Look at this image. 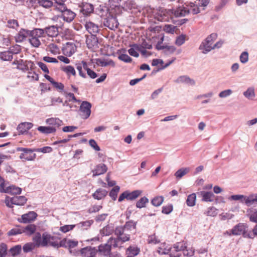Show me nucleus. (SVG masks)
I'll list each match as a JSON object with an SVG mask.
<instances>
[{
  "instance_id": "obj_54",
  "label": "nucleus",
  "mask_w": 257,
  "mask_h": 257,
  "mask_svg": "<svg viewBox=\"0 0 257 257\" xmlns=\"http://www.w3.org/2000/svg\"><path fill=\"white\" fill-rule=\"evenodd\" d=\"M149 202V199L145 196L142 197L136 203V207L139 208L145 207L146 204Z\"/></svg>"
},
{
  "instance_id": "obj_37",
  "label": "nucleus",
  "mask_w": 257,
  "mask_h": 257,
  "mask_svg": "<svg viewBox=\"0 0 257 257\" xmlns=\"http://www.w3.org/2000/svg\"><path fill=\"white\" fill-rule=\"evenodd\" d=\"M22 233H24L28 235H31L35 232L36 226L34 224H29L25 227H22Z\"/></svg>"
},
{
  "instance_id": "obj_29",
  "label": "nucleus",
  "mask_w": 257,
  "mask_h": 257,
  "mask_svg": "<svg viewBox=\"0 0 257 257\" xmlns=\"http://www.w3.org/2000/svg\"><path fill=\"white\" fill-rule=\"evenodd\" d=\"M140 252V248L136 245H130L125 250L126 255L135 257Z\"/></svg>"
},
{
  "instance_id": "obj_46",
  "label": "nucleus",
  "mask_w": 257,
  "mask_h": 257,
  "mask_svg": "<svg viewBox=\"0 0 257 257\" xmlns=\"http://www.w3.org/2000/svg\"><path fill=\"white\" fill-rule=\"evenodd\" d=\"M189 172V169L188 168H182L177 171L174 175L177 179H180L183 176L187 174Z\"/></svg>"
},
{
  "instance_id": "obj_58",
  "label": "nucleus",
  "mask_w": 257,
  "mask_h": 257,
  "mask_svg": "<svg viewBox=\"0 0 257 257\" xmlns=\"http://www.w3.org/2000/svg\"><path fill=\"white\" fill-rule=\"evenodd\" d=\"M22 233V227L17 226L16 228H13L8 232L9 236L16 235Z\"/></svg>"
},
{
  "instance_id": "obj_49",
  "label": "nucleus",
  "mask_w": 257,
  "mask_h": 257,
  "mask_svg": "<svg viewBox=\"0 0 257 257\" xmlns=\"http://www.w3.org/2000/svg\"><path fill=\"white\" fill-rule=\"evenodd\" d=\"M82 135V133H77L73 135H69L68 139H64L60 141H55L53 143V145H56L59 144L66 143L68 142L72 138H76Z\"/></svg>"
},
{
  "instance_id": "obj_12",
  "label": "nucleus",
  "mask_w": 257,
  "mask_h": 257,
  "mask_svg": "<svg viewBox=\"0 0 257 257\" xmlns=\"http://www.w3.org/2000/svg\"><path fill=\"white\" fill-rule=\"evenodd\" d=\"M48 238L47 232L44 233L42 236L40 232H37L33 237V241L37 246H46V240Z\"/></svg>"
},
{
  "instance_id": "obj_60",
  "label": "nucleus",
  "mask_w": 257,
  "mask_h": 257,
  "mask_svg": "<svg viewBox=\"0 0 257 257\" xmlns=\"http://www.w3.org/2000/svg\"><path fill=\"white\" fill-rule=\"evenodd\" d=\"M176 50V48L174 46H166L165 50L163 51V53L166 55H169L173 54Z\"/></svg>"
},
{
  "instance_id": "obj_57",
  "label": "nucleus",
  "mask_w": 257,
  "mask_h": 257,
  "mask_svg": "<svg viewBox=\"0 0 257 257\" xmlns=\"http://www.w3.org/2000/svg\"><path fill=\"white\" fill-rule=\"evenodd\" d=\"M119 187L116 186L111 190L109 195L112 200H115L116 199L117 194L119 191Z\"/></svg>"
},
{
  "instance_id": "obj_34",
  "label": "nucleus",
  "mask_w": 257,
  "mask_h": 257,
  "mask_svg": "<svg viewBox=\"0 0 257 257\" xmlns=\"http://www.w3.org/2000/svg\"><path fill=\"white\" fill-rule=\"evenodd\" d=\"M27 200V198L24 196H15L12 198V204L17 205H24Z\"/></svg>"
},
{
  "instance_id": "obj_51",
  "label": "nucleus",
  "mask_w": 257,
  "mask_h": 257,
  "mask_svg": "<svg viewBox=\"0 0 257 257\" xmlns=\"http://www.w3.org/2000/svg\"><path fill=\"white\" fill-rule=\"evenodd\" d=\"M93 223V221L92 220H89L81 222L76 226L78 228H81L82 229H87L88 227H89Z\"/></svg>"
},
{
  "instance_id": "obj_14",
  "label": "nucleus",
  "mask_w": 257,
  "mask_h": 257,
  "mask_svg": "<svg viewBox=\"0 0 257 257\" xmlns=\"http://www.w3.org/2000/svg\"><path fill=\"white\" fill-rule=\"evenodd\" d=\"M124 231H125V230L121 226H117L114 230L115 235L121 239V243L127 241L130 239V235L124 232Z\"/></svg>"
},
{
  "instance_id": "obj_17",
  "label": "nucleus",
  "mask_w": 257,
  "mask_h": 257,
  "mask_svg": "<svg viewBox=\"0 0 257 257\" xmlns=\"http://www.w3.org/2000/svg\"><path fill=\"white\" fill-rule=\"evenodd\" d=\"M247 228V225L246 224L239 223L231 229V233L233 234V235H240L241 234L243 235Z\"/></svg>"
},
{
  "instance_id": "obj_64",
  "label": "nucleus",
  "mask_w": 257,
  "mask_h": 257,
  "mask_svg": "<svg viewBox=\"0 0 257 257\" xmlns=\"http://www.w3.org/2000/svg\"><path fill=\"white\" fill-rule=\"evenodd\" d=\"M118 58L125 63H131L132 61V58L125 54H121L118 56Z\"/></svg>"
},
{
  "instance_id": "obj_31",
  "label": "nucleus",
  "mask_w": 257,
  "mask_h": 257,
  "mask_svg": "<svg viewBox=\"0 0 257 257\" xmlns=\"http://www.w3.org/2000/svg\"><path fill=\"white\" fill-rule=\"evenodd\" d=\"M45 34L49 37H55L58 34V27L55 26H51L46 27L44 29Z\"/></svg>"
},
{
  "instance_id": "obj_23",
  "label": "nucleus",
  "mask_w": 257,
  "mask_h": 257,
  "mask_svg": "<svg viewBox=\"0 0 257 257\" xmlns=\"http://www.w3.org/2000/svg\"><path fill=\"white\" fill-rule=\"evenodd\" d=\"M65 242L66 244H64V245L69 247L70 253L76 256L79 254V250L76 251L75 249H72L73 248L76 247L78 245V241L68 239V240H65Z\"/></svg>"
},
{
  "instance_id": "obj_4",
  "label": "nucleus",
  "mask_w": 257,
  "mask_h": 257,
  "mask_svg": "<svg viewBox=\"0 0 257 257\" xmlns=\"http://www.w3.org/2000/svg\"><path fill=\"white\" fill-rule=\"evenodd\" d=\"M217 37V34L212 33L201 43L199 49L202 51V53L206 54L212 50V44Z\"/></svg>"
},
{
  "instance_id": "obj_18",
  "label": "nucleus",
  "mask_w": 257,
  "mask_h": 257,
  "mask_svg": "<svg viewBox=\"0 0 257 257\" xmlns=\"http://www.w3.org/2000/svg\"><path fill=\"white\" fill-rule=\"evenodd\" d=\"M37 216V214L34 211H30L28 213L23 214L21 216V219L18 220L20 222L27 223L35 220Z\"/></svg>"
},
{
  "instance_id": "obj_44",
  "label": "nucleus",
  "mask_w": 257,
  "mask_h": 257,
  "mask_svg": "<svg viewBox=\"0 0 257 257\" xmlns=\"http://www.w3.org/2000/svg\"><path fill=\"white\" fill-rule=\"evenodd\" d=\"M38 130L44 134H51L56 131V128L54 126H40L38 127Z\"/></svg>"
},
{
  "instance_id": "obj_42",
  "label": "nucleus",
  "mask_w": 257,
  "mask_h": 257,
  "mask_svg": "<svg viewBox=\"0 0 257 257\" xmlns=\"http://www.w3.org/2000/svg\"><path fill=\"white\" fill-rule=\"evenodd\" d=\"M120 242H121V240L118 237L116 238L110 237L107 241V243H109L110 247L112 246L113 247H119L121 244L120 243Z\"/></svg>"
},
{
  "instance_id": "obj_41",
  "label": "nucleus",
  "mask_w": 257,
  "mask_h": 257,
  "mask_svg": "<svg viewBox=\"0 0 257 257\" xmlns=\"http://www.w3.org/2000/svg\"><path fill=\"white\" fill-rule=\"evenodd\" d=\"M6 192L12 194H20L22 192V189L20 187L11 185L6 188Z\"/></svg>"
},
{
  "instance_id": "obj_1",
  "label": "nucleus",
  "mask_w": 257,
  "mask_h": 257,
  "mask_svg": "<svg viewBox=\"0 0 257 257\" xmlns=\"http://www.w3.org/2000/svg\"><path fill=\"white\" fill-rule=\"evenodd\" d=\"M157 252L161 255L169 254L170 257H180L182 253L185 256H192L194 250L187 248L186 243L182 241L176 242L172 247L166 243H162L158 247Z\"/></svg>"
},
{
  "instance_id": "obj_13",
  "label": "nucleus",
  "mask_w": 257,
  "mask_h": 257,
  "mask_svg": "<svg viewBox=\"0 0 257 257\" xmlns=\"http://www.w3.org/2000/svg\"><path fill=\"white\" fill-rule=\"evenodd\" d=\"M79 252L82 257H95L97 249L95 247L87 246L81 248Z\"/></svg>"
},
{
  "instance_id": "obj_28",
  "label": "nucleus",
  "mask_w": 257,
  "mask_h": 257,
  "mask_svg": "<svg viewBox=\"0 0 257 257\" xmlns=\"http://www.w3.org/2000/svg\"><path fill=\"white\" fill-rule=\"evenodd\" d=\"M244 203L247 206L257 204V194H251L249 196H245Z\"/></svg>"
},
{
  "instance_id": "obj_52",
  "label": "nucleus",
  "mask_w": 257,
  "mask_h": 257,
  "mask_svg": "<svg viewBox=\"0 0 257 257\" xmlns=\"http://www.w3.org/2000/svg\"><path fill=\"white\" fill-rule=\"evenodd\" d=\"M196 201V194L195 193H192L188 195L187 200L186 203L188 206H193L195 204Z\"/></svg>"
},
{
  "instance_id": "obj_11",
  "label": "nucleus",
  "mask_w": 257,
  "mask_h": 257,
  "mask_svg": "<svg viewBox=\"0 0 257 257\" xmlns=\"http://www.w3.org/2000/svg\"><path fill=\"white\" fill-rule=\"evenodd\" d=\"M58 10L62 13L63 20L68 23L72 21L76 16V14L70 9H68L66 6L60 7Z\"/></svg>"
},
{
  "instance_id": "obj_21",
  "label": "nucleus",
  "mask_w": 257,
  "mask_h": 257,
  "mask_svg": "<svg viewBox=\"0 0 257 257\" xmlns=\"http://www.w3.org/2000/svg\"><path fill=\"white\" fill-rule=\"evenodd\" d=\"M174 82L176 83H184L185 84L194 86L195 85V81L187 75H182L178 77Z\"/></svg>"
},
{
  "instance_id": "obj_33",
  "label": "nucleus",
  "mask_w": 257,
  "mask_h": 257,
  "mask_svg": "<svg viewBox=\"0 0 257 257\" xmlns=\"http://www.w3.org/2000/svg\"><path fill=\"white\" fill-rule=\"evenodd\" d=\"M156 12V10L153 9L149 6L145 7L143 8H141V13H142L145 17L153 18L154 14Z\"/></svg>"
},
{
  "instance_id": "obj_48",
  "label": "nucleus",
  "mask_w": 257,
  "mask_h": 257,
  "mask_svg": "<svg viewBox=\"0 0 257 257\" xmlns=\"http://www.w3.org/2000/svg\"><path fill=\"white\" fill-rule=\"evenodd\" d=\"M38 5L46 9H49L53 6V3L50 0H39Z\"/></svg>"
},
{
  "instance_id": "obj_32",
  "label": "nucleus",
  "mask_w": 257,
  "mask_h": 257,
  "mask_svg": "<svg viewBox=\"0 0 257 257\" xmlns=\"http://www.w3.org/2000/svg\"><path fill=\"white\" fill-rule=\"evenodd\" d=\"M107 191L102 188H99L93 194V198L97 200H101L104 198L107 194Z\"/></svg>"
},
{
  "instance_id": "obj_10",
  "label": "nucleus",
  "mask_w": 257,
  "mask_h": 257,
  "mask_svg": "<svg viewBox=\"0 0 257 257\" xmlns=\"http://www.w3.org/2000/svg\"><path fill=\"white\" fill-rule=\"evenodd\" d=\"M122 10L130 11L131 13L135 15L141 13V7L137 6L133 0H127L122 6Z\"/></svg>"
},
{
  "instance_id": "obj_27",
  "label": "nucleus",
  "mask_w": 257,
  "mask_h": 257,
  "mask_svg": "<svg viewBox=\"0 0 257 257\" xmlns=\"http://www.w3.org/2000/svg\"><path fill=\"white\" fill-rule=\"evenodd\" d=\"M107 170L106 166L104 164L97 165L95 169L92 171L93 177H95L105 173Z\"/></svg>"
},
{
  "instance_id": "obj_22",
  "label": "nucleus",
  "mask_w": 257,
  "mask_h": 257,
  "mask_svg": "<svg viewBox=\"0 0 257 257\" xmlns=\"http://www.w3.org/2000/svg\"><path fill=\"white\" fill-rule=\"evenodd\" d=\"M97 252L103 256H108L111 253V247L109 245L107 242L104 244H100L98 246Z\"/></svg>"
},
{
  "instance_id": "obj_19",
  "label": "nucleus",
  "mask_w": 257,
  "mask_h": 257,
  "mask_svg": "<svg viewBox=\"0 0 257 257\" xmlns=\"http://www.w3.org/2000/svg\"><path fill=\"white\" fill-rule=\"evenodd\" d=\"M76 50V46L72 43L68 42L63 47L62 51L63 54L67 56H71L75 52Z\"/></svg>"
},
{
  "instance_id": "obj_47",
  "label": "nucleus",
  "mask_w": 257,
  "mask_h": 257,
  "mask_svg": "<svg viewBox=\"0 0 257 257\" xmlns=\"http://www.w3.org/2000/svg\"><path fill=\"white\" fill-rule=\"evenodd\" d=\"M0 58L4 61H10L13 59V53L10 51L1 52Z\"/></svg>"
},
{
  "instance_id": "obj_25",
  "label": "nucleus",
  "mask_w": 257,
  "mask_h": 257,
  "mask_svg": "<svg viewBox=\"0 0 257 257\" xmlns=\"http://www.w3.org/2000/svg\"><path fill=\"white\" fill-rule=\"evenodd\" d=\"M28 36L30 37V31L21 29L15 37L16 41L22 42Z\"/></svg>"
},
{
  "instance_id": "obj_61",
  "label": "nucleus",
  "mask_w": 257,
  "mask_h": 257,
  "mask_svg": "<svg viewBox=\"0 0 257 257\" xmlns=\"http://www.w3.org/2000/svg\"><path fill=\"white\" fill-rule=\"evenodd\" d=\"M147 240L150 244H156L160 242V239L155 234L149 235Z\"/></svg>"
},
{
  "instance_id": "obj_45",
  "label": "nucleus",
  "mask_w": 257,
  "mask_h": 257,
  "mask_svg": "<svg viewBox=\"0 0 257 257\" xmlns=\"http://www.w3.org/2000/svg\"><path fill=\"white\" fill-rule=\"evenodd\" d=\"M136 222L133 221H127L122 227L124 230H130L131 231H135L136 227Z\"/></svg>"
},
{
  "instance_id": "obj_30",
  "label": "nucleus",
  "mask_w": 257,
  "mask_h": 257,
  "mask_svg": "<svg viewBox=\"0 0 257 257\" xmlns=\"http://www.w3.org/2000/svg\"><path fill=\"white\" fill-rule=\"evenodd\" d=\"M200 194L202 197V200L205 202H212L215 197L214 194L209 191H201Z\"/></svg>"
},
{
  "instance_id": "obj_40",
  "label": "nucleus",
  "mask_w": 257,
  "mask_h": 257,
  "mask_svg": "<svg viewBox=\"0 0 257 257\" xmlns=\"http://www.w3.org/2000/svg\"><path fill=\"white\" fill-rule=\"evenodd\" d=\"M44 34V29H35L33 31H30V37H35L39 38L43 37Z\"/></svg>"
},
{
  "instance_id": "obj_56",
  "label": "nucleus",
  "mask_w": 257,
  "mask_h": 257,
  "mask_svg": "<svg viewBox=\"0 0 257 257\" xmlns=\"http://www.w3.org/2000/svg\"><path fill=\"white\" fill-rule=\"evenodd\" d=\"M22 250L21 246L20 245H16L13 247H12L10 250L9 252L12 256H16L19 254Z\"/></svg>"
},
{
  "instance_id": "obj_39",
  "label": "nucleus",
  "mask_w": 257,
  "mask_h": 257,
  "mask_svg": "<svg viewBox=\"0 0 257 257\" xmlns=\"http://www.w3.org/2000/svg\"><path fill=\"white\" fill-rule=\"evenodd\" d=\"M46 123L49 125H53L56 128V127H59L62 123V121L58 118H50L46 119Z\"/></svg>"
},
{
  "instance_id": "obj_43",
  "label": "nucleus",
  "mask_w": 257,
  "mask_h": 257,
  "mask_svg": "<svg viewBox=\"0 0 257 257\" xmlns=\"http://www.w3.org/2000/svg\"><path fill=\"white\" fill-rule=\"evenodd\" d=\"M28 61H24L22 59L19 60L18 65L17 66V69L21 70L23 72H25L29 70Z\"/></svg>"
},
{
  "instance_id": "obj_20",
  "label": "nucleus",
  "mask_w": 257,
  "mask_h": 257,
  "mask_svg": "<svg viewBox=\"0 0 257 257\" xmlns=\"http://www.w3.org/2000/svg\"><path fill=\"white\" fill-rule=\"evenodd\" d=\"M86 43L88 48L96 49L98 47V41L96 35H90L87 36L86 40Z\"/></svg>"
},
{
  "instance_id": "obj_9",
  "label": "nucleus",
  "mask_w": 257,
  "mask_h": 257,
  "mask_svg": "<svg viewBox=\"0 0 257 257\" xmlns=\"http://www.w3.org/2000/svg\"><path fill=\"white\" fill-rule=\"evenodd\" d=\"M115 16L114 15H110L104 18L103 25L111 30H114L117 28L119 23Z\"/></svg>"
},
{
  "instance_id": "obj_62",
  "label": "nucleus",
  "mask_w": 257,
  "mask_h": 257,
  "mask_svg": "<svg viewBox=\"0 0 257 257\" xmlns=\"http://www.w3.org/2000/svg\"><path fill=\"white\" fill-rule=\"evenodd\" d=\"M29 42L31 44L35 47H38L41 45V42L38 38L30 37Z\"/></svg>"
},
{
  "instance_id": "obj_3",
  "label": "nucleus",
  "mask_w": 257,
  "mask_h": 257,
  "mask_svg": "<svg viewBox=\"0 0 257 257\" xmlns=\"http://www.w3.org/2000/svg\"><path fill=\"white\" fill-rule=\"evenodd\" d=\"M175 10L167 9L163 8L156 10L154 19L162 22H169L175 16Z\"/></svg>"
},
{
  "instance_id": "obj_26",
  "label": "nucleus",
  "mask_w": 257,
  "mask_h": 257,
  "mask_svg": "<svg viewBox=\"0 0 257 257\" xmlns=\"http://www.w3.org/2000/svg\"><path fill=\"white\" fill-rule=\"evenodd\" d=\"M98 15L101 17L105 18L107 16L112 15L110 14L109 9L108 7L104 5H100L96 9Z\"/></svg>"
},
{
  "instance_id": "obj_35",
  "label": "nucleus",
  "mask_w": 257,
  "mask_h": 257,
  "mask_svg": "<svg viewBox=\"0 0 257 257\" xmlns=\"http://www.w3.org/2000/svg\"><path fill=\"white\" fill-rule=\"evenodd\" d=\"M96 64L101 67H106L108 65L112 67L115 66V63L111 59H98L96 60Z\"/></svg>"
},
{
  "instance_id": "obj_16",
  "label": "nucleus",
  "mask_w": 257,
  "mask_h": 257,
  "mask_svg": "<svg viewBox=\"0 0 257 257\" xmlns=\"http://www.w3.org/2000/svg\"><path fill=\"white\" fill-rule=\"evenodd\" d=\"M85 27L91 35H96L100 31L99 26L91 21H86L85 24Z\"/></svg>"
},
{
  "instance_id": "obj_2",
  "label": "nucleus",
  "mask_w": 257,
  "mask_h": 257,
  "mask_svg": "<svg viewBox=\"0 0 257 257\" xmlns=\"http://www.w3.org/2000/svg\"><path fill=\"white\" fill-rule=\"evenodd\" d=\"M200 10L197 1L185 3L182 6L175 9V17H185L189 14L196 15L200 13Z\"/></svg>"
},
{
  "instance_id": "obj_53",
  "label": "nucleus",
  "mask_w": 257,
  "mask_h": 257,
  "mask_svg": "<svg viewBox=\"0 0 257 257\" xmlns=\"http://www.w3.org/2000/svg\"><path fill=\"white\" fill-rule=\"evenodd\" d=\"M163 201H164V197L163 196H157V197H155V198H154L151 200V203L154 206L158 207V206H160L162 204Z\"/></svg>"
},
{
  "instance_id": "obj_15",
  "label": "nucleus",
  "mask_w": 257,
  "mask_h": 257,
  "mask_svg": "<svg viewBox=\"0 0 257 257\" xmlns=\"http://www.w3.org/2000/svg\"><path fill=\"white\" fill-rule=\"evenodd\" d=\"M47 235L48 236V238L46 240V246L50 245L55 248L64 246L63 241L59 242L57 237L51 236L47 233Z\"/></svg>"
},
{
  "instance_id": "obj_38",
  "label": "nucleus",
  "mask_w": 257,
  "mask_h": 257,
  "mask_svg": "<svg viewBox=\"0 0 257 257\" xmlns=\"http://www.w3.org/2000/svg\"><path fill=\"white\" fill-rule=\"evenodd\" d=\"M247 215L251 222L257 223V210L250 209L247 210Z\"/></svg>"
},
{
  "instance_id": "obj_24",
  "label": "nucleus",
  "mask_w": 257,
  "mask_h": 257,
  "mask_svg": "<svg viewBox=\"0 0 257 257\" xmlns=\"http://www.w3.org/2000/svg\"><path fill=\"white\" fill-rule=\"evenodd\" d=\"M33 126L31 122H22L19 124L17 127V130L19 132V135L24 134L25 133L27 132Z\"/></svg>"
},
{
  "instance_id": "obj_63",
  "label": "nucleus",
  "mask_w": 257,
  "mask_h": 257,
  "mask_svg": "<svg viewBox=\"0 0 257 257\" xmlns=\"http://www.w3.org/2000/svg\"><path fill=\"white\" fill-rule=\"evenodd\" d=\"M7 246L5 243L0 244V257H5L7 255Z\"/></svg>"
},
{
  "instance_id": "obj_5",
  "label": "nucleus",
  "mask_w": 257,
  "mask_h": 257,
  "mask_svg": "<svg viewBox=\"0 0 257 257\" xmlns=\"http://www.w3.org/2000/svg\"><path fill=\"white\" fill-rule=\"evenodd\" d=\"M17 151L22 152L20 155V158L24 161H34L36 157V154L34 153L36 152L34 149L24 148L22 147L17 148Z\"/></svg>"
},
{
  "instance_id": "obj_7",
  "label": "nucleus",
  "mask_w": 257,
  "mask_h": 257,
  "mask_svg": "<svg viewBox=\"0 0 257 257\" xmlns=\"http://www.w3.org/2000/svg\"><path fill=\"white\" fill-rule=\"evenodd\" d=\"M121 0H109L108 5L110 14L119 15L122 13L123 8L120 5Z\"/></svg>"
},
{
  "instance_id": "obj_8",
  "label": "nucleus",
  "mask_w": 257,
  "mask_h": 257,
  "mask_svg": "<svg viewBox=\"0 0 257 257\" xmlns=\"http://www.w3.org/2000/svg\"><path fill=\"white\" fill-rule=\"evenodd\" d=\"M142 193V191L139 190H136L130 192L128 191H125L121 193L118 199L119 202H121L124 199L127 200H134L136 199Z\"/></svg>"
},
{
  "instance_id": "obj_6",
  "label": "nucleus",
  "mask_w": 257,
  "mask_h": 257,
  "mask_svg": "<svg viewBox=\"0 0 257 257\" xmlns=\"http://www.w3.org/2000/svg\"><path fill=\"white\" fill-rule=\"evenodd\" d=\"M91 104L87 101H83L79 107L80 115L84 119H87L91 114Z\"/></svg>"
},
{
  "instance_id": "obj_50",
  "label": "nucleus",
  "mask_w": 257,
  "mask_h": 257,
  "mask_svg": "<svg viewBox=\"0 0 257 257\" xmlns=\"http://www.w3.org/2000/svg\"><path fill=\"white\" fill-rule=\"evenodd\" d=\"M243 95L248 99H252L255 96L254 88L253 87L248 88L243 92Z\"/></svg>"
},
{
  "instance_id": "obj_59",
  "label": "nucleus",
  "mask_w": 257,
  "mask_h": 257,
  "mask_svg": "<svg viewBox=\"0 0 257 257\" xmlns=\"http://www.w3.org/2000/svg\"><path fill=\"white\" fill-rule=\"evenodd\" d=\"M113 230L112 226L107 225L102 228L101 230V233L103 235L107 236L111 234Z\"/></svg>"
},
{
  "instance_id": "obj_55",
  "label": "nucleus",
  "mask_w": 257,
  "mask_h": 257,
  "mask_svg": "<svg viewBox=\"0 0 257 257\" xmlns=\"http://www.w3.org/2000/svg\"><path fill=\"white\" fill-rule=\"evenodd\" d=\"M62 70L65 72L68 75L70 74L73 76L76 75V72L74 69V68L70 65L67 66L62 68Z\"/></svg>"
},
{
  "instance_id": "obj_36",
  "label": "nucleus",
  "mask_w": 257,
  "mask_h": 257,
  "mask_svg": "<svg viewBox=\"0 0 257 257\" xmlns=\"http://www.w3.org/2000/svg\"><path fill=\"white\" fill-rule=\"evenodd\" d=\"M94 8L92 4L86 3L83 5L81 13L85 16H88L93 12Z\"/></svg>"
}]
</instances>
